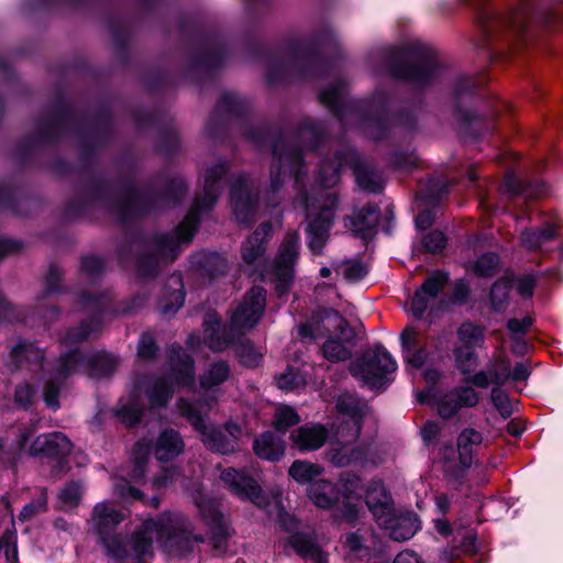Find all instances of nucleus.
Segmentation results:
<instances>
[{
  "label": "nucleus",
  "instance_id": "7c9ffc66",
  "mask_svg": "<svg viewBox=\"0 0 563 563\" xmlns=\"http://www.w3.org/2000/svg\"><path fill=\"white\" fill-rule=\"evenodd\" d=\"M307 494L317 507L330 509L340 500L342 492L332 482L318 479L308 486Z\"/></svg>",
  "mask_w": 563,
  "mask_h": 563
},
{
  "label": "nucleus",
  "instance_id": "2f4dec72",
  "mask_svg": "<svg viewBox=\"0 0 563 563\" xmlns=\"http://www.w3.org/2000/svg\"><path fill=\"white\" fill-rule=\"evenodd\" d=\"M286 548H291L299 556L310 560L312 563H325L327 559L312 538L303 532H297L288 537Z\"/></svg>",
  "mask_w": 563,
  "mask_h": 563
},
{
  "label": "nucleus",
  "instance_id": "864d4df0",
  "mask_svg": "<svg viewBox=\"0 0 563 563\" xmlns=\"http://www.w3.org/2000/svg\"><path fill=\"white\" fill-rule=\"evenodd\" d=\"M150 448L144 443H136L134 448V466L132 472L129 474L130 481L140 482L145 475V465L147 462V454Z\"/></svg>",
  "mask_w": 563,
  "mask_h": 563
},
{
  "label": "nucleus",
  "instance_id": "6e6d98bb",
  "mask_svg": "<svg viewBox=\"0 0 563 563\" xmlns=\"http://www.w3.org/2000/svg\"><path fill=\"white\" fill-rule=\"evenodd\" d=\"M100 325V320L97 318L91 319L89 322H81L77 328L69 330L64 342L68 344H75L89 338V335L96 331Z\"/></svg>",
  "mask_w": 563,
  "mask_h": 563
},
{
  "label": "nucleus",
  "instance_id": "b1692460",
  "mask_svg": "<svg viewBox=\"0 0 563 563\" xmlns=\"http://www.w3.org/2000/svg\"><path fill=\"white\" fill-rule=\"evenodd\" d=\"M272 233L269 223H262L242 245V260L245 265H254L256 268L263 262L266 239Z\"/></svg>",
  "mask_w": 563,
  "mask_h": 563
},
{
  "label": "nucleus",
  "instance_id": "4be33fe9",
  "mask_svg": "<svg viewBox=\"0 0 563 563\" xmlns=\"http://www.w3.org/2000/svg\"><path fill=\"white\" fill-rule=\"evenodd\" d=\"M221 481L232 494L241 499H247L257 507H265L267 499L263 495L262 488L256 481L244 472L229 467L222 471Z\"/></svg>",
  "mask_w": 563,
  "mask_h": 563
},
{
  "label": "nucleus",
  "instance_id": "412c9836",
  "mask_svg": "<svg viewBox=\"0 0 563 563\" xmlns=\"http://www.w3.org/2000/svg\"><path fill=\"white\" fill-rule=\"evenodd\" d=\"M320 65L321 62L313 56H296L287 62L273 57L267 65V79L273 84L292 76H312Z\"/></svg>",
  "mask_w": 563,
  "mask_h": 563
},
{
  "label": "nucleus",
  "instance_id": "72a5a7b5",
  "mask_svg": "<svg viewBox=\"0 0 563 563\" xmlns=\"http://www.w3.org/2000/svg\"><path fill=\"white\" fill-rule=\"evenodd\" d=\"M384 529L388 532L390 539L399 542L406 541L418 531V518L413 512L396 515Z\"/></svg>",
  "mask_w": 563,
  "mask_h": 563
},
{
  "label": "nucleus",
  "instance_id": "338daca9",
  "mask_svg": "<svg viewBox=\"0 0 563 563\" xmlns=\"http://www.w3.org/2000/svg\"><path fill=\"white\" fill-rule=\"evenodd\" d=\"M276 384L279 389L290 391L305 384L303 378L292 368H288L284 374L277 377Z\"/></svg>",
  "mask_w": 563,
  "mask_h": 563
},
{
  "label": "nucleus",
  "instance_id": "7ed1b4c3",
  "mask_svg": "<svg viewBox=\"0 0 563 563\" xmlns=\"http://www.w3.org/2000/svg\"><path fill=\"white\" fill-rule=\"evenodd\" d=\"M324 135L321 123L311 119H303L294 136L295 142L289 141L288 135L282 136L273 147V162L271 166L269 194L267 205L275 207L280 199L277 197L285 179L292 176L297 185L301 183L305 164L299 144H305L313 150Z\"/></svg>",
  "mask_w": 563,
  "mask_h": 563
},
{
  "label": "nucleus",
  "instance_id": "774afa93",
  "mask_svg": "<svg viewBox=\"0 0 563 563\" xmlns=\"http://www.w3.org/2000/svg\"><path fill=\"white\" fill-rule=\"evenodd\" d=\"M47 509V499L45 494H41L37 498L26 504L20 515L19 518L22 521L30 520L33 516L44 512Z\"/></svg>",
  "mask_w": 563,
  "mask_h": 563
},
{
  "label": "nucleus",
  "instance_id": "423d86ee",
  "mask_svg": "<svg viewBox=\"0 0 563 563\" xmlns=\"http://www.w3.org/2000/svg\"><path fill=\"white\" fill-rule=\"evenodd\" d=\"M119 365V360L106 352L84 354L78 350L62 354L53 376L44 387L45 404L56 410L59 408V388L66 378L84 368L92 378H106L111 376Z\"/></svg>",
  "mask_w": 563,
  "mask_h": 563
},
{
  "label": "nucleus",
  "instance_id": "9b49d317",
  "mask_svg": "<svg viewBox=\"0 0 563 563\" xmlns=\"http://www.w3.org/2000/svg\"><path fill=\"white\" fill-rule=\"evenodd\" d=\"M396 368V361L382 345L364 351L350 365L351 374L371 388L383 386L387 375Z\"/></svg>",
  "mask_w": 563,
  "mask_h": 563
},
{
  "label": "nucleus",
  "instance_id": "473e14b6",
  "mask_svg": "<svg viewBox=\"0 0 563 563\" xmlns=\"http://www.w3.org/2000/svg\"><path fill=\"white\" fill-rule=\"evenodd\" d=\"M255 454L267 461H278L285 452L284 440L272 431H266L254 439Z\"/></svg>",
  "mask_w": 563,
  "mask_h": 563
},
{
  "label": "nucleus",
  "instance_id": "20e7f679",
  "mask_svg": "<svg viewBox=\"0 0 563 563\" xmlns=\"http://www.w3.org/2000/svg\"><path fill=\"white\" fill-rule=\"evenodd\" d=\"M186 191L187 183L185 179L175 177L170 180L167 190L155 198L134 188H129L114 199L113 191L108 185L95 184L88 189L86 199L88 203L107 208L122 220H126L130 217L141 216L156 208L176 206Z\"/></svg>",
  "mask_w": 563,
  "mask_h": 563
},
{
  "label": "nucleus",
  "instance_id": "c85d7f7f",
  "mask_svg": "<svg viewBox=\"0 0 563 563\" xmlns=\"http://www.w3.org/2000/svg\"><path fill=\"white\" fill-rule=\"evenodd\" d=\"M316 320L323 323L329 335L343 338L345 342H354L355 332L349 322L334 309L323 308L316 312Z\"/></svg>",
  "mask_w": 563,
  "mask_h": 563
},
{
  "label": "nucleus",
  "instance_id": "9d476101",
  "mask_svg": "<svg viewBox=\"0 0 563 563\" xmlns=\"http://www.w3.org/2000/svg\"><path fill=\"white\" fill-rule=\"evenodd\" d=\"M174 393L173 383L164 377L145 376L137 380L129 399H121L117 406V417L126 426H134L142 413L143 402L141 395H145L151 408L164 407Z\"/></svg>",
  "mask_w": 563,
  "mask_h": 563
},
{
  "label": "nucleus",
  "instance_id": "ea45409f",
  "mask_svg": "<svg viewBox=\"0 0 563 563\" xmlns=\"http://www.w3.org/2000/svg\"><path fill=\"white\" fill-rule=\"evenodd\" d=\"M323 473V467L307 461H295L289 467V475L300 484H311L318 481Z\"/></svg>",
  "mask_w": 563,
  "mask_h": 563
},
{
  "label": "nucleus",
  "instance_id": "bb28decb",
  "mask_svg": "<svg viewBox=\"0 0 563 563\" xmlns=\"http://www.w3.org/2000/svg\"><path fill=\"white\" fill-rule=\"evenodd\" d=\"M236 330L229 328H221L220 321L214 316H208L205 320V336L203 341L210 350L221 352L225 350L234 340Z\"/></svg>",
  "mask_w": 563,
  "mask_h": 563
},
{
  "label": "nucleus",
  "instance_id": "5701e85b",
  "mask_svg": "<svg viewBox=\"0 0 563 563\" xmlns=\"http://www.w3.org/2000/svg\"><path fill=\"white\" fill-rule=\"evenodd\" d=\"M320 100L345 125L350 124V119L358 117L355 104L346 99V88L342 82L321 91Z\"/></svg>",
  "mask_w": 563,
  "mask_h": 563
},
{
  "label": "nucleus",
  "instance_id": "f8f14e48",
  "mask_svg": "<svg viewBox=\"0 0 563 563\" xmlns=\"http://www.w3.org/2000/svg\"><path fill=\"white\" fill-rule=\"evenodd\" d=\"M340 421L335 429L338 442L343 445L354 443L360 437L363 418L369 412L365 401L351 394H343L336 400Z\"/></svg>",
  "mask_w": 563,
  "mask_h": 563
},
{
  "label": "nucleus",
  "instance_id": "4c0bfd02",
  "mask_svg": "<svg viewBox=\"0 0 563 563\" xmlns=\"http://www.w3.org/2000/svg\"><path fill=\"white\" fill-rule=\"evenodd\" d=\"M556 236V225L548 223L542 229H526L520 234L521 244L528 250H537Z\"/></svg>",
  "mask_w": 563,
  "mask_h": 563
},
{
  "label": "nucleus",
  "instance_id": "58836bf2",
  "mask_svg": "<svg viewBox=\"0 0 563 563\" xmlns=\"http://www.w3.org/2000/svg\"><path fill=\"white\" fill-rule=\"evenodd\" d=\"M195 263L201 271L214 278L223 275L228 269L225 258L213 252H201L195 256Z\"/></svg>",
  "mask_w": 563,
  "mask_h": 563
},
{
  "label": "nucleus",
  "instance_id": "37998d69",
  "mask_svg": "<svg viewBox=\"0 0 563 563\" xmlns=\"http://www.w3.org/2000/svg\"><path fill=\"white\" fill-rule=\"evenodd\" d=\"M11 357L16 367H20L23 362L41 364L43 352L32 343H20L12 349Z\"/></svg>",
  "mask_w": 563,
  "mask_h": 563
},
{
  "label": "nucleus",
  "instance_id": "09e8293b",
  "mask_svg": "<svg viewBox=\"0 0 563 563\" xmlns=\"http://www.w3.org/2000/svg\"><path fill=\"white\" fill-rule=\"evenodd\" d=\"M511 288L512 282L509 278L498 279L493 285L490 290V301L495 310L501 311L505 309Z\"/></svg>",
  "mask_w": 563,
  "mask_h": 563
},
{
  "label": "nucleus",
  "instance_id": "2eb2a0df",
  "mask_svg": "<svg viewBox=\"0 0 563 563\" xmlns=\"http://www.w3.org/2000/svg\"><path fill=\"white\" fill-rule=\"evenodd\" d=\"M300 238L296 231L288 232L282 242L273 267L276 291L284 295L294 279V266L299 256Z\"/></svg>",
  "mask_w": 563,
  "mask_h": 563
},
{
  "label": "nucleus",
  "instance_id": "0e129e2a",
  "mask_svg": "<svg viewBox=\"0 0 563 563\" xmlns=\"http://www.w3.org/2000/svg\"><path fill=\"white\" fill-rule=\"evenodd\" d=\"M401 352L419 349L424 346L421 333L413 327H406L400 333Z\"/></svg>",
  "mask_w": 563,
  "mask_h": 563
},
{
  "label": "nucleus",
  "instance_id": "8fccbe9b",
  "mask_svg": "<svg viewBox=\"0 0 563 563\" xmlns=\"http://www.w3.org/2000/svg\"><path fill=\"white\" fill-rule=\"evenodd\" d=\"M505 189L514 196H523L526 199L537 197L541 190L530 184L522 183L516 175L508 174L504 183Z\"/></svg>",
  "mask_w": 563,
  "mask_h": 563
},
{
  "label": "nucleus",
  "instance_id": "a18cd8bd",
  "mask_svg": "<svg viewBox=\"0 0 563 563\" xmlns=\"http://www.w3.org/2000/svg\"><path fill=\"white\" fill-rule=\"evenodd\" d=\"M235 354L246 367H256L263 360L262 352L250 340H242L235 345Z\"/></svg>",
  "mask_w": 563,
  "mask_h": 563
},
{
  "label": "nucleus",
  "instance_id": "ddd939ff",
  "mask_svg": "<svg viewBox=\"0 0 563 563\" xmlns=\"http://www.w3.org/2000/svg\"><path fill=\"white\" fill-rule=\"evenodd\" d=\"M420 404H427L437 409L443 419L454 417L462 408H473L479 402V394L471 386L455 387L439 397L426 390L417 395Z\"/></svg>",
  "mask_w": 563,
  "mask_h": 563
},
{
  "label": "nucleus",
  "instance_id": "6e6552de",
  "mask_svg": "<svg viewBox=\"0 0 563 563\" xmlns=\"http://www.w3.org/2000/svg\"><path fill=\"white\" fill-rule=\"evenodd\" d=\"M343 166L353 169L356 183L360 188L371 192H378L383 188L382 175L351 146H344L335 153L334 159L322 161L319 167V180L323 187H334L340 180V173Z\"/></svg>",
  "mask_w": 563,
  "mask_h": 563
},
{
  "label": "nucleus",
  "instance_id": "13d9d810",
  "mask_svg": "<svg viewBox=\"0 0 563 563\" xmlns=\"http://www.w3.org/2000/svg\"><path fill=\"white\" fill-rule=\"evenodd\" d=\"M84 486L79 482L67 483L58 494V499L64 507H76L82 496Z\"/></svg>",
  "mask_w": 563,
  "mask_h": 563
},
{
  "label": "nucleus",
  "instance_id": "de8ad7c7",
  "mask_svg": "<svg viewBox=\"0 0 563 563\" xmlns=\"http://www.w3.org/2000/svg\"><path fill=\"white\" fill-rule=\"evenodd\" d=\"M455 366L462 374H471L478 365L477 354L474 349L455 346L453 350Z\"/></svg>",
  "mask_w": 563,
  "mask_h": 563
},
{
  "label": "nucleus",
  "instance_id": "39448f33",
  "mask_svg": "<svg viewBox=\"0 0 563 563\" xmlns=\"http://www.w3.org/2000/svg\"><path fill=\"white\" fill-rule=\"evenodd\" d=\"M371 62L380 63L393 77L422 86L431 82L439 73L435 52L416 41L402 47H380L374 51Z\"/></svg>",
  "mask_w": 563,
  "mask_h": 563
},
{
  "label": "nucleus",
  "instance_id": "603ef678",
  "mask_svg": "<svg viewBox=\"0 0 563 563\" xmlns=\"http://www.w3.org/2000/svg\"><path fill=\"white\" fill-rule=\"evenodd\" d=\"M299 421L300 417L294 408L280 406L276 409L273 423L277 431L285 432L288 428L299 423Z\"/></svg>",
  "mask_w": 563,
  "mask_h": 563
},
{
  "label": "nucleus",
  "instance_id": "3c124183",
  "mask_svg": "<svg viewBox=\"0 0 563 563\" xmlns=\"http://www.w3.org/2000/svg\"><path fill=\"white\" fill-rule=\"evenodd\" d=\"M245 110L244 100L233 92H224L217 106L219 114H241Z\"/></svg>",
  "mask_w": 563,
  "mask_h": 563
},
{
  "label": "nucleus",
  "instance_id": "aec40b11",
  "mask_svg": "<svg viewBox=\"0 0 563 563\" xmlns=\"http://www.w3.org/2000/svg\"><path fill=\"white\" fill-rule=\"evenodd\" d=\"M230 201L239 222L247 223L253 220L257 208V196L247 175L240 174L233 178Z\"/></svg>",
  "mask_w": 563,
  "mask_h": 563
},
{
  "label": "nucleus",
  "instance_id": "680f3d73",
  "mask_svg": "<svg viewBox=\"0 0 563 563\" xmlns=\"http://www.w3.org/2000/svg\"><path fill=\"white\" fill-rule=\"evenodd\" d=\"M110 301L111 298L107 294L100 296L82 294V296L80 297V303L82 308L90 312H104Z\"/></svg>",
  "mask_w": 563,
  "mask_h": 563
},
{
  "label": "nucleus",
  "instance_id": "393cba45",
  "mask_svg": "<svg viewBox=\"0 0 563 563\" xmlns=\"http://www.w3.org/2000/svg\"><path fill=\"white\" fill-rule=\"evenodd\" d=\"M328 430L321 424H306L291 432L292 445L298 450L316 451L320 449L328 439Z\"/></svg>",
  "mask_w": 563,
  "mask_h": 563
},
{
  "label": "nucleus",
  "instance_id": "69168bd1",
  "mask_svg": "<svg viewBox=\"0 0 563 563\" xmlns=\"http://www.w3.org/2000/svg\"><path fill=\"white\" fill-rule=\"evenodd\" d=\"M477 87L478 82L473 77L460 76L454 84V96L457 101H462L472 96Z\"/></svg>",
  "mask_w": 563,
  "mask_h": 563
},
{
  "label": "nucleus",
  "instance_id": "f3484780",
  "mask_svg": "<svg viewBox=\"0 0 563 563\" xmlns=\"http://www.w3.org/2000/svg\"><path fill=\"white\" fill-rule=\"evenodd\" d=\"M265 308V290L255 286L232 311L231 328L242 333L257 324Z\"/></svg>",
  "mask_w": 563,
  "mask_h": 563
},
{
  "label": "nucleus",
  "instance_id": "052dcab7",
  "mask_svg": "<svg viewBox=\"0 0 563 563\" xmlns=\"http://www.w3.org/2000/svg\"><path fill=\"white\" fill-rule=\"evenodd\" d=\"M490 398L494 407L506 419L514 412V402L508 395L500 389V387H494L490 393Z\"/></svg>",
  "mask_w": 563,
  "mask_h": 563
},
{
  "label": "nucleus",
  "instance_id": "1a4fd4ad",
  "mask_svg": "<svg viewBox=\"0 0 563 563\" xmlns=\"http://www.w3.org/2000/svg\"><path fill=\"white\" fill-rule=\"evenodd\" d=\"M295 201L306 210L308 247L313 254L319 255L329 239L338 198L335 194L325 192L318 198L309 199L308 194L301 190Z\"/></svg>",
  "mask_w": 563,
  "mask_h": 563
},
{
  "label": "nucleus",
  "instance_id": "6ab92c4d",
  "mask_svg": "<svg viewBox=\"0 0 563 563\" xmlns=\"http://www.w3.org/2000/svg\"><path fill=\"white\" fill-rule=\"evenodd\" d=\"M70 450V440L62 432H53L37 437L30 446V454L56 459L57 464L54 466L52 475L60 477L66 472L64 459Z\"/></svg>",
  "mask_w": 563,
  "mask_h": 563
},
{
  "label": "nucleus",
  "instance_id": "a211bd4d",
  "mask_svg": "<svg viewBox=\"0 0 563 563\" xmlns=\"http://www.w3.org/2000/svg\"><path fill=\"white\" fill-rule=\"evenodd\" d=\"M203 521L208 525L212 547L219 553H223L228 548L230 529L220 514L217 505L207 498L201 492L192 497Z\"/></svg>",
  "mask_w": 563,
  "mask_h": 563
},
{
  "label": "nucleus",
  "instance_id": "c03bdc74",
  "mask_svg": "<svg viewBox=\"0 0 563 563\" xmlns=\"http://www.w3.org/2000/svg\"><path fill=\"white\" fill-rule=\"evenodd\" d=\"M459 341L462 343L461 346H467L468 349L481 347L484 343V329L473 323H463L457 330Z\"/></svg>",
  "mask_w": 563,
  "mask_h": 563
},
{
  "label": "nucleus",
  "instance_id": "cd10ccee",
  "mask_svg": "<svg viewBox=\"0 0 563 563\" xmlns=\"http://www.w3.org/2000/svg\"><path fill=\"white\" fill-rule=\"evenodd\" d=\"M185 443L180 433L174 429L163 430L154 444V455L158 461H172L184 452Z\"/></svg>",
  "mask_w": 563,
  "mask_h": 563
},
{
  "label": "nucleus",
  "instance_id": "4d7b16f0",
  "mask_svg": "<svg viewBox=\"0 0 563 563\" xmlns=\"http://www.w3.org/2000/svg\"><path fill=\"white\" fill-rule=\"evenodd\" d=\"M498 264L499 256L494 252H488L478 257L473 264V272L478 277H488L496 272Z\"/></svg>",
  "mask_w": 563,
  "mask_h": 563
},
{
  "label": "nucleus",
  "instance_id": "e433bc0d",
  "mask_svg": "<svg viewBox=\"0 0 563 563\" xmlns=\"http://www.w3.org/2000/svg\"><path fill=\"white\" fill-rule=\"evenodd\" d=\"M231 376V367L225 361H217L211 363L200 376V386L203 389H212Z\"/></svg>",
  "mask_w": 563,
  "mask_h": 563
},
{
  "label": "nucleus",
  "instance_id": "0eeeda50",
  "mask_svg": "<svg viewBox=\"0 0 563 563\" xmlns=\"http://www.w3.org/2000/svg\"><path fill=\"white\" fill-rule=\"evenodd\" d=\"M177 408L179 413L199 432L201 441L209 450L220 454H229L238 450L240 427L233 422H228L223 427L209 424L207 413L211 408L210 401L191 402L181 398L177 402Z\"/></svg>",
  "mask_w": 563,
  "mask_h": 563
},
{
  "label": "nucleus",
  "instance_id": "f03ea898",
  "mask_svg": "<svg viewBox=\"0 0 563 563\" xmlns=\"http://www.w3.org/2000/svg\"><path fill=\"white\" fill-rule=\"evenodd\" d=\"M228 173L225 163H219L206 169L202 191L196 196L194 205L184 221L172 233L155 235L145 246L137 260V273L141 277H154L162 266L174 261L194 236L200 216L209 211L217 202L223 188V177Z\"/></svg>",
  "mask_w": 563,
  "mask_h": 563
},
{
  "label": "nucleus",
  "instance_id": "c9c22d12",
  "mask_svg": "<svg viewBox=\"0 0 563 563\" xmlns=\"http://www.w3.org/2000/svg\"><path fill=\"white\" fill-rule=\"evenodd\" d=\"M483 442L481 432L473 428L462 430L457 438V450L461 463L464 466H470L472 463V455L475 449Z\"/></svg>",
  "mask_w": 563,
  "mask_h": 563
},
{
  "label": "nucleus",
  "instance_id": "49530a36",
  "mask_svg": "<svg viewBox=\"0 0 563 563\" xmlns=\"http://www.w3.org/2000/svg\"><path fill=\"white\" fill-rule=\"evenodd\" d=\"M334 269L338 274H342L349 283L358 282L368 273L366 265L360 260H347L341 262L334 266Z\"/></svg>",
  "mask_w": 563,
  "mask_h": 563
},
{
  "label": "nucleus",
  "instance_id": "dca6fc26",
  "mask_svg": "<svg viewBox=\"0 0 563 563\" xmlns=\"http://www.w3.org/2000/svg\"><path fill=\"white\" fill-rule=\"evenodd\" d=\"M448 282V274L442 272H434L426 278L411 301V311L417 319H421L427 310L434 312L443 308L444 300L441 298V292Z\"/></svg>",
  "mask_w": 563,
  "mask_h": 563
},
{
  "label": "nucleus",
  "instance_id": "a19ab883",
  "mask_svg": "<svg viewBox=\"0 0 563 563\" xmlns=\"http://www.w3.org/2000/svg\"><path fill=\"white\" fill-rule=\"evenodd\" d=\"M113 489L119 498H121L123 501L130 503L140 500L143 504L152 507H157L159 505V499L156 496L150 499H145L142 492L131 486L130 482L124 478H117L113 483Z\"/></svg>",
  "mask_w": 563,
  "mask_h": 563
},
{
  "label": "nucleus",
  "instance_id": "79ce46f5",
  "mask_svg": "<svg viewBox=\"0 0 563 563\" xmlns=\"http://www.w3.org/2000/svg\"><path fill=\"white\" fill-rule=\"evenodd\" d=\"M353 342H345L343 338L330 336L322 345L323 356L331 362L345 361L351 357Z\"/></svg>",
  "mask_w": 563,
  "mask_h": 563
},
{
  "label": "nucleus",
  "instance_id": "c756f323",
  "mask_svg": "<svg viewBox=\"0 0 563 563\" xmlns=\"http://www.w3.org/2000/svg\"><path fill=\"white\" fill-rule=\"evenodd\" d=\"M185 302L183 278L179 274L168 277L164 291L159 298L158 306L163 313H175Z\"/></svg>",
  "mask_w": 563,
  "mask_h": 563
},
{
  "label": "nucleus",
  "instance_id": "e2e57ef3",
  "mask_svg": "<svg viewBox=\"0 0 563 563\" xmlns=\"http://www.w3.org/2000/svg\"><path fill=\"white\" fill-rule=\"evenodd\" d=\"M365 501L371 511L377 509L378 506H383L385 501H391V497L380 484H374L367 489Z\"/></svg>",
  "mask_w": 563,
  "mask_h": 563
},
{
  "label": "nucleus",
  "instance_id": "bf43d9fd",
  "mask_svg": "<svg viewBox=\"0 0 563 563\" xmlns=\"http://www.w3.org/2000/svg\"><path fill=\"white\" fill-rule=\"evenodd\" d=\"M487 373L492 384L499 388L510 377V364L504 358H497L487 367Z\"/></svg>",
  "mask_w": 563,
  "mask_h": 563
},
{
  "label": "nucleus",
  "instance_id": "f257e3e1",
  "mask_svg": "<svg viewBox=\"0 0 563 563\" xmlns=\"http://www.w3.org/2000/svg\"><path fill=\"white\" fill-rule=\"evenodd\" d=\"M124 515L113 503L103 500L95 505L90 516L93 531L107 551V555L117 560H131L132 563H146L152 555L154 538L170 555L184 556L194 551L197 543L205 541L202 534L194 533L190 519L181 514H164L156 520L144 521L135 531L132 540L125 542L115 533Z\"/></svg>",
  "mask_w": 563,
  "mask_h": 563
},
{
  "label": "nucleus",
  "instance_id": "5fc2aeb1",
  "mask_svg": "<svg viewBox=\"0 0 563 563\" xmlns=\"http://www.w3.org/2000/svg\"><path fill=\"white\" fill-rule=\"evenodd\" d=\"M0 563H18L16 537L11 531L0 538Z\"/></svg>",
  "mask_w": 563,
  "mask_h": 563
},
{
  "label": "nucleus",
  "instance_id": "a878e982",
  "mask_svg": "<svg viewBox=\"0 0 563 563\" xmlns=\"http://www.w3.org/2000/svg\"><path fill=\"white\" fill-rule=\"evenodd\" d=\"M172 375L179 387H194L195 366L194 360L183 350V347H172L170 351Z\"/></svg>",
  "mask_w": 563,
  "mask_h": 563
},
{
  "label": "nucleus",
  "instance_id": "f704fd0d",
  "mask_svg": "<svg viewBox=\"0 0 563 563\" xmlns=\"http://www.w3.org/2000/svg\"><path fill=\"white\" fill-rule=\"evenodd\" d=\"M379 208L376 205H366L356 217H345L344 227L356 233H363L377 225Z\"/></svg>",
  "mask_w": 563,
  "mask_h": 563
},
{
  "label": "nucleus",
  "instance_id": "4468645a",
  "mask_svg": "<svg viewBox=\"0 0 563 563\" xmlns=\"http://www.w3.org/2000/svg\"><path fill=\"white\" fill-rule=\"evenodd\" d=\"M531 10L530 0H521L518 8L507 13L482 12L479 21L485 38L492 41L505 31L520 34L525 29L527 19L531 15Z\"/></svg>",
  "mask_w": 563,
  "mask_h": 563
}]
</instances>
